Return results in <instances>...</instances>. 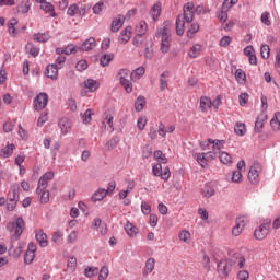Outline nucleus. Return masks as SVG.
<instances>
[{
    "label": "nucleus",
    "instance_id": "obj_1",
    "mask_svg": "<svg viewBox=\"0 0 280 280\" xmlns=\"http://www.w3.org/2000/svg\"><path fill=\"white\" fill-rule=\"evenodd\" d=\"M194 21V4L186 3L184 5V13L176 19V34L183 36L185 34V23Z\"/></svg>",
    "mask_w": 280,
    "mask_h": 280
},
{
    "label": "nucleus",
    "instance_id": "obj_2",
    "mask_svg": "<svg viewBox=\"0 0 280 280\" xmlns=\"http://www.w3.org/2000/svg\"><path fill=\"white\" fill-rule=\"evenodd\" d=\"M171 36H172V33L170 32V27L163 26L162 28L158 30L156 37L161 38L160 50L162 51V54H167L170 51Z\"/></svg>",
    "mask_w": 280,
    "mask_h": 280
},
{
    "label": "nucleus",
    "instance_id": "obj_3",
    "mask_svg": "<svg viewBox=\"0 0 280 280\" xmlns=\"http://www.w3.org/2000/svg\"><path fill=\"white\" fill-rule=\"evenodd\" d=\"M7 231L9 233H14V236L19 240L21 235H23V231H25V220H23V217H20L14 221H10L7 224Z\"/></svg>",
    "mask_w": 280,
    "mask_h": 280
},
{
    "label": "nucleus",
    "instance_id": "obj_4",
    "mask_svg": "<svg viewBox=\"0 0 280 280\" xmlns=\"http://www.w3.org/2000/svg\"><path fill=\"white\" fill-rule=\"evenodd\" d=\"M272 221L270 219L265 220L255 231L254 237L258 241L266 240L268 237V233H270V225Z\"/></svg>",
    "mask_w": 280,
    "mask_h": 280
},
{
    "label": "nucleus",
    "instance_id": "obj_5",
    "mask_svg": "<svg viewBox=\"0 0 280 280\" xmlns=\"http://www.w3.org/2000/svg\"><path fill=\"white\" fill-rule=\"evenodd\" d=\"M152 174L153 176H156L158 178H162V180H170V176H172V173L170 172V167L165 166L163 170V165L161 163H156L152 165Z\"/></svg>",
    "mask_w": 280,
    "mask_h": 280
},
{
    "label": "nucleus",
    "instance_id": "obj_6",
    "mask_svg": "<svg viewBox=\"0 0 280 280\" xmlns=\"http://www.w3.org/2000/svg\"><path fill=\"white\" fill-rule=\"evenodd\" d=\"M47 104H49V95L45 92L37 94L33 101V106L37 113L45 110V108H47Z\"/></svg>",
    "mask_w": 280,
    "mask_h": 280
},
{
    "label": "nucleus",
    "instance_id": "obj_7",
    "mask_svg": "<svg viewBox=\"0 0 280 280\" xmlns=\"http://www.w3.org/2000/svg\"><path fill=\"white\" fill-rule=\"evenodd\" d=\"M259 174H261V164L255 162L248 172V180L252 185H259Z\"/></svg>",
    "mask_w": 280,
    "mask_h": 280
},
{
    "label": "nucleus",
    "instance_id": "obj_8",
    "mask_svg": "<svg viewBox=\"0 0 280 280\" xmlns=\"http://www.w3.org/2000/svg\"><path fill=\"white\" fill-rule=\"evenodd\" d=\"M246 224H248V217L246 215L238 217L235 221V225L232 228V235H234V237H240Z\"/></svg>",
    "mask_w": 280,
    "mask_h": 280
},
{
    "label": "nucleus",
    "instance_id": "obj_9",
    "mask_svg": "<svg viewBox=\"0 0 280 280\" xmlns=\"http://www.w3.org/2000/svg\"><path fill=\"white\" fill-rule=\"evenodd\" d=\"M208 143L212 145V151H209L210 154H214V159H218V155L221 154L222 150H224V145H226L225 140H218V139H208Z\"/></svg>",
    "mask_w": 280,
    "mask_h": 280
},
{
    "label": "nucleus",
    "instance_id": "obj_10",
    "mask_svg": "<svg viewBox=\"0 0 280 280\" xmlns=\"http://www.w3.org/2000/svg\"><path fill=\"white\" fill-rule=\"evenodd\" d=\"M231 262L226 259H222L218 262L217 272L222 277V279H226L229 275H231Z\"/></svg>",
    "mask_w": 280,
    "mask_h": 280
},
{
    "label": "nucleus",
    "instance_id": "obj_11",
    "mask_svg": "<svg viewBox=\"0 0 280 280\" xmlns=\"http://www.w3.org/2000/svg\"><path fill=\"white\" fill-rule=\"evenodd\" d=\"M55 173L54 171H48L45 174H43L37 183V187H42L44 189H47L49 187V183L54 180Z\"/></svg>",
    "mask_w": 280,
    "mask_h": 280
},
{
    "label": "nucleus",
    "instance_id": "obj_12",
    "mask_svg": "<svg viewBox=\"0 0 280 280\" xmlns=\"http://www.w3.org/2000/svg\"><path fill=\"white\" fill-rule=\"evenodd\" d=\"M213 159H215V155L210 152L196 154V161L201 165V167H207L209 161H213Z\"/></svg>",
    "mask_w": 280,
    "mask_h": 280
},
{
    "label": "nucleus",
    "instance_id": "obj_13",
    "mask_svg": "<svg viewBox=\"0 0 280 280\" xmlns=\"http://www.w3.org/2000/svg\"><path fill=\"white\" fill-rule=\"evenodd\" d=\"M36 250H37V246L34 243H30L27 246V250L25 252L24 255V264H32V261H34L35 257H36Z\"/></svg>",
    "mask_w": 280,
    "mask_h": 280
},
{
    "label": "nucleus",
    "instance_id": "obj_14",
    "mask_svg": "<svg viewBox=\"0 0 280 280\" xmlns=\"http://www.w3.org/2000/svg\"><path fill=\"white\" fill-rule=\"evenodd\" d=\"M135 187H137V183L135 182V179H129L127 182V188L118 192L119 200H126L128 198V195L135 191Z\"/></svg>",
    "mask_w": 280,
    "mask_h": 280
},
{
    "label": "nucleus",
    "instance_id": "obj_15",
    "mask_svg": "<svg viewBox=\"0 0 280 280\" xmlns=\"http://www.w3.org/2000/svg\"><path fill=\"white\" fill-rule=\"evenodd\" d=\"M130 38H132V26H127L120 32L118 43L120 45H126L130 42Z\"/></svg>",
    "mask_w": 280,
    "mask_h": 280
},
{
    "label": "nucleus",
    "instance_id": "obj_16",
    "mask_svg": "<svg viewBox=\"0 0 280 280\" xmlns=\"http://www.w3.org/2000/svg\"><path fill=\"white\" fill-rule=\"evenodd\" d=\"M266 121H268V115L264 112H261L255 121V127L254 130L255 132H261V130H264V125L266 124Z\"/></svg>",
    "mask_w": 280,
    "mask_h": 280
},
{
    "label": "nucleus",
    "instance_id": "obj_17",
    "mask_svg": "<svg viewBox=\"0 0 280 280\" xmlns=\"http://www.w3.org/2000/svg\"><path fill=\"white\" fill-rule=\"evenodd\" d=\"M35 240L38 242L42 248H47L49 246V241L47 240V234L43 230H37L35 232Z\"/></svg>",
    "mask_w": 280,
    "mask_h": 280
},
{
    "label": "nucleus",
    "instance_id": "obj_18",
    "mask_svg": "<svg viewBox=\"0 0 280 280\" xmlns=\"http://www.w3.org/2000/svg\"><path fill=\"white\" fill-rule=\"evenodd\" d=\"M36 194L39 198L40 205H47V202H49V190L47 188L37 186Z\"/></svg>",
    "mask_w": 280,
    "mask_h": 280
},
{
    "label": "nucleus",
    "instance_id": "obj_19",
    "mask_svg": "<svg viewBox=\"0 0 280 280\" xmlns=\"http://www.w3.org/2000/svg\"><path fill=\"white\" fill-rule=\"evenodd\" d=\"M124 23H126V18L124 15H118L112 21L110 31L116 33L118 30L124 27Z\"/></svg>",
    "mask_w": 280,
    "mask_h": 280
},
{
    "label": "nucleus",
    "instance_id": "obj_20",
    "mask_svg": "<svg viewBox=\"0 0 280 280\" xmlns=\"http://www.w3.org/2000/svg\"><path fill=\"white\" fill-rule=\"evenodd\" d=\"M58 65L51 63L46 67V75L50 78V80H58Z\"/></svg>",
    "mask_w": 280,
    "mask_h": 280
},
{
    "label": "nucleus",
    "instance_id": "obj_21",
    "mask_svg": "<svg viewBox=\"0 0 280 280\" xmlns=\"http://www.w3.org/2000/svg\"><path fill=\"white\" fill-rule=\"evenodd\" d=\"M95 47H97L95 37H90L82 43L81 50L82 51H91V49H95Z\"/></svg>",
    "mask_w": 280,
    "mask_h": 280
},
{
    "label": "nucleus",
    "instance_id": "obj_22",
    "mask_svg": "<svg viewBox=\"0 0 280 280\" xmlns=\"http://www.w3.org/2000/svg\"><path fill=\"white\" fill-rule=\"evenodd\" d=\"M32 9V2L30 0L22 1L16 8L18 14H27L30 10Z\"/></svg>",
    "mask_w": 280,
    "mask_h": 280
},
{
    "label": "nucleus",
    "instance_id": "obj_23",
    "mask_svg": "<svg viewBox=\"0 0 280 280\" xmlns=\"http://www.w3.org/2000/svg\"><path fill=\"white\" fill-rule=\"evenodd\" d=\"M62 135H68L71 131V120L61 118L58 124Z\"/></svg>",
    "mask_w": 280,
    "mask_h": 280
},
{
    "label": "nucleus",
    "instance_id": "obj_24",
    "mask_svg": "<svg viewBox=\"0 0 280 280\" xmlns=\"http://www.w3.org/2000/svg\"><path fill=\"white\" fill-rule=\"evenodd\" d=\"M25 51L28 56H32V58H36L38 54H40V48L36 47L33 43H27L25 45Z\"/></svg>",
    "mask_w": 280,
    "mask_h": 280
},
{
    "label": "nucleus",
    "instance_id": "obj_25",
    "mask_svg": "<svg viewBox=\"0 0 280 280\" xmlns=\"http://www.w3.org/2000/svg\"><path fill=\"white\" fill-rule=\"evenodd\" d=\"M83 84L90 93H95L100 89V82L94 79H88Z\"/></svg>",
    "mask_w": 280,
    "mask_h": 280
},
{
    "label": "nucleus",
    "instance_id": "obj_26",
    "mask_svg": "<svg viewBox=\"0 0 280 280\" xmlns=\"http://www.w3.org/2000/svg\"><path fill=\"white\" fill-rule=\"evenodd\" d=\"M143 75H145V67H138L137 69H135L131 74L130 78L133 82H137V80H141V78H143Z\"/></svg>",
    "mask_w": 280,
    "mask_h": 280
},
{
    "label": "nucleus",
    "instance_id": "obj_27",
    "mask_svg": "<svg viewBox=\"0 0 280 280\" xmlns=\"http://www.w3.org/2000/svg\"><path fill=\"white\" fill-rule=\"evenodd\" d=\"M199 108L201 113H207L211 108V98L207 96L200 97Z\"/></svg>",
    "mask_w": 280,
    "mask_h": 280
},
{
    "label": "nucleus",
    "instance_id": "obj_28",
    "mask_svg": "<svg viewBox=\"0 0 280 280\" xmlns=\"http://www.w3.org/2000/svg\"><path fill=\"white\" fill-rule=\"evenodd\" d=\"M40 10L46 12V14H49L50 16L56 18V9L54 8V4H51V2L42 3Z\"/></svg>",
    "mask_w": 280,
    "mask_h": 280
},
{
    "label": "nucleus",
    "instance_id": "obj_29",
    "mask_svg": "<svg viewBox=\"0 0 280 280\" xmlns=\"http://www.w3.org/2000/svg\"><path fill=\"white\" fill-rule=\"evenodd\" d=\"M16 147L14 144H8L7 147H4L1 151H0V156L2 159H10L11 154H14V149Z\"/></svg>",
    "mask_w": 280,
    "mask_h": 280
},
{
    "label": "nucleus",
    "instance_id": "obj_30",
    "mask_svg": "<svg viewBox=\"0 0 280 280\" xmlns=\"http://www.w3.org/2000/svg\"><path fill=\"white\" fill-rule=\"evenodd\" d=\"M201 194L205 198H212V196H215V188L208 183L203 186Z\"/></svg>",
    "mask_w": 280,
    "mask_h": 280
},
{
    "label": "nucleus",
    "instance_id": "obj_31",
    "mask_svg": "<svg viewBox=\"0 0 280 280\" xmlns=\"http://www.w3.org/2000/svg\"><path fill=\"white\" fill-rule=\"evenodd\" d=\"M20 189H21V186H19V184H13L10 188V192H9V198L12 199V200H20Z\"/></svg>",
    "mask_w": 280,
    "mask_h": 280
},
{
    "label": "nucleus",
    "instance_id": "obj_32",
    "mask_svg": "<svg viewBox=\"0 0 280 280\" xmlns=\"http://www.w3.org/2000/svg\"><path fill=\"white\" fill-rule=\"evenodd\" d=\"M16 25H19V20H16V18H12L9 22H8V31L10 36H16Z\"/></svg>",
    "mask_w": 280,
    "mask_h": 280
},
{
    "label": "nucleus",
    "instance_id": "obj_33",
    "mask_svg": "<svg viewBox=\"0 0 280 280\" xmlns=\"http://www.w3.org/2000/svg\"><path fill=\"white\" fill-rule=\"evenodd\" d=\"M154 266H156V260L154 258H149L144 265V275H152Z\"/></svg>",
    "mask_w": 280,
    "mask_h": 280
},
{
    "label": "nucleus",
    "instance_id": "obj_34",
    "mask_svg": "<svg viewBox=\"0 0 280 280\" xmlns=\"http://www.w3.org/2000/svg\"><path fill=\"white\" fill-rule=\"evenodd\" d=\"M202 51V45L200 44H195L190 50L188 51L189 58H198Z\"/></svg>",
    "mask_w": 280,
    "mask_h": 280
},
{
    "label": "nucleus",
    "instance_id": "obj_35",
    "mask_svg": "<svg viewBox=\"0 0 280 280\" xmlns=\"http://www.w3.org/2000/svg\"><path fill=\"white\" fill-rule=\"evenodd\" d=\"M50 38L51 36H49L47 33H36L33 35V40L36 43H47Z\"/></svg>",
    "mask_w": 280,
    "mask_h": 280
},
{
    "label": "nucleus",
    "instance_id": "obj_36",
    "mask_svg": "<svg viewBox=\"0 0 280 280\" xmlns=\"http://www.w3.org/2000/svg\"><path fill=\"white\" fill-rule=\"evenodd\" d=\"M170 78V72L164 71L160 75V91H165L167 89V79Z\"/></svg>",
    "mask_w": 280,
    "mask_h": 280
},
{
    "label": "nucleus",
    "instance_id": "obj_37",
    "mask_svg": "<svg viewBox=\"0 0 280 280\" xmlns=\"http://www.w3.org/2000/svg\"><path fill=\"white\" fill-rule=\"evenodd\" d=\"M106 196H108L107 192H106V189L100 188V189H97V190L94 192V195H93L92 198H93L94 202H100V201H102L103 199H105Z\"/></svg>",
    "mask_w": 280,
    "mask_h": 280
},
{
    "label": "nucleus",
    "instance_id": "obj_38",
    "mask_svg": "<svg viewBox=\"0 0 280 280\" xmlns=\"http://www.w3.org/2000/svg\"><path fill=\"white\" fill-rule=\"evenodd\" d=\"M220 162L223 163V165H231L233 163V156L230 155L229 152H221L219 153Z\"/></svg>",
    "mask_w": 280,
    "mask_h": 280
},
{
    "label": "nucleus",
    "instance_id": "obj_39",
    "mask_svg": "<svg viewBox=\"0 0 280 280\" xmlns=\"http://www.w3.org/2000/svg\"><path fill=\"white\" fill-rule=\"evenodd\" d=\"M125 231L129 237H136L137 233H139V229H137V226L132 225L130 222H127L125 225Z\"/></svg>",
    "mask_w": 280,
    "mask_h": 280
},
{
    "label": "nucleus",
    "instance_id": "obj_40",
    "mask_svg": "<svg viewBox=\"0 0 280 280\" xmlns=\"http://www.w3.org/2000/svg\"><path fill=\"white\" fill-rule=\"evenodd\" d=\"M234 132L238 137H244V135H246V124L236 122L235 126H234Z\"/></svg>",
    "mask_w": 280,
    "mask_h": 280
},
{
    "label": "nucleus",
    "instance_id": "obj_41",
    "mask_svg": "<svg viewBox=\"0 0 280 280\" xmlns=\"http://www.w3.org/2000/svg\"><path fill=\"white\" fill-rule=\"evenodd\" d=\"M115 59V55L113 54H105L101 57L100 62L102 67H108L110 62Z\"/></svg>",
    "mask_w": 280,
    "mask_h": 280
},
{
    "label": "nucleus",
    "instance_id": "obj_42",
    "mask_svg": "<svg viewBox=\"0 0 280 280\" xmlns=\"http://www.w3.org/2000/svg\"><path fill=\"white\" fill-rule=\"evenodd\" d=\"M145 108V97L144 96H138L136 103H135V109L137 113H141Z\"/></svg>",
    "mask_w": 280,
    "mask_h": 280
},
{
    "label": "nucleus",
    "instance_id": "obj_43",
    "mask_svg": "<svg viewBox=\"0 0 280 280\" xmlns=\"http://www.w3.org/2000/svg\"><path fill=\"white\" fill-rule=\"evenodd\" d=\"M240 0H224L221 7V10H224L225 12H230L231 8L233 5H237Z\"/></svg>",
    "mask_w": 280,
    "mask_h": 280
},
{
    "label": "nucleus",
    "instance_id": "obj_44",
    "mask_svg": "<svg viewBox=\"0 0 280 280\" xmlns=\"http://www.w3.org/2000/svg\"><path fill=\"white\" fill-rule=\"evenodd\" d=\"M200 31V25L198 23H192L187 31L188 38H194L196 34Z\"/></svg>",
    "mask_w": 280,
    "mask_h": 280
},
{
    "label": "nucleus",
    "instance_id": "obj_45",
    "mask_svg": "<svg viewBox=\"0 0 280 280\" xmlns=\"http://www.w3.org/2000/svg\"><path fill=\"white\" fill-rule=\"evenodd\" d=\"M153 156H154V160L158 161L160 164L167 163V156H165V154H163V151L161 150L154 151Z\"/></svg>",
    "mask_w": 280,
    "mask_h": 280
},
{
    "label": "nucleus",
    "instance_id": "obj_46",
    "mask_svg": "<svg viewBox=\"0 0 280 280\" xmlns=\"http://www.w3.org/2000/svg\"><path fill=\"white\" fill-rule=\"evenodd\" d=\"M153 21H156V19H159V16H161V3H155L150 12Z\"/></svg>",
    "mask_w": 280,
    "mask_h": 280
},
{
    "label": "nucleus",
    "instance_id": "obj_47",
    "mask_svg": "<svg viewBox=\"0 0 280 280\" xmlns=\"http://www.w3.org/2000/svg\"><path fill=\"white\" fill-rule=\"evenodd\" d=\"M137 34L144 36L145 32H148V23L145 21H140L136 26Z\"/></svg>",
    "mask_w": 280,
    "mask_h": 280
},
{
    "label": "nucleus",
    "instance_id": "obj_48",
    "mask_svg": "<svg viewBox=\"0 0 280 280\" xmlns=\"http://www.w3.org/2000/svg\"><path fill=\"white\" fill-rule=\"evenodd\" d=\"M235 79L238 84H244L246 82V72H244L242 69H237L235 71Z\"/></svg>",
    "mask_w": 280,
    "mask_h": 280
},
{
    "label": "nucleus",
    "instance_id": "obj_49",
    "mask_svg": "<svg viewBox=\"0 0 280 280\" xmlns=\"http://www.w3.org/2000/svg\"><path fill=\"white\" fill-rule=\"evenodd\" d=\"M77 267H78V259L74 256H70L67 262L68 270H71V272H74Z\"/></svg>",
    "mask_w": 280,
    "mask_h": 280
},
{
    "label": "nucleus",
    "instance_id": "obj_50",
    "mask_svg": "<svg viewBox=\"0 0 280 280\" xmlns=\"http://www.w3.org/2000/svg\"><path fill=\"white\" fill-rule=\"evenodd\" d=\"M260 56L264 60H268V58H270V46H268V44L261 45Z\"/></svg>",
    "mask_w": 280,
    "mask_h": 280
},
{
    "label": "nucleus",
    "instance_id": "obj_51",
    "mask_svg": "<svg viewBox=\"0 0 280 280\" xmlns=\"http://www.w3.org/2000/svg\"><path fill=\"white\" fill-rule=\"evenodd\" d=\"M145 126H148V118L145 116H140L137 120V128L140 131L145 130Z\"/></svg>",
    "mask_w": 280,
    "mask_h": 280
},
{
    "label": "nucleus",
    "instance_id": "obj_52",
    "mask_svg": "<svg viewBox=\"0 0 280 280\" xmlns=\"http://www.w3.org/2000/svg\"><path fill=\"white\" fill-rule=\"evenodd\" d=\"M68 16H75V14L80 15V7L75 3L71 4L67 10Z\"/></svg>",
    "mask_w": 280,
    "mask_h": 280
},
{
    "label": "nucleus",
    "instance_id": "obj_53",
    "mask_svg": "<svg viewBox=\"0 0 280 280\" xmlns=\"http://www.w3.org/2000/svg\"><path fill=\"white\" fill-rule=\"evenodd\" d=\"M178 238L180 240V242L187 243L191 240V233L187 230H183L179 232Z\"/></svg>",
    "mask_w": 280,
    "mask_h": 280
},
{
    "label": "nucleus",
    "instance_id": "obj_54",
    "mask_svg": "<svg viewBox=\"0 0 280 280\" xmlns=\"http://www.w3.org/2000/svg\"><path fill=\"white\" fill-rule=\"evenodd\" d=\"M202 266L207 272L211 271V258L207 254L202 256Z\"/></svg>",
    "mask_w": 280,
    "mask_h": 280
},
{
    "label": "nucleus",
    "instance_id": "obj_55",
    "mask_svg": "<svg viewBox=\"0 0 280 280\" xmlns=\"http://www.w3.org/2000/svg\"><path fill=\"white\" fill-rule=\"evenodd\" d=\"M217 19L220 21V23H226L229 19V11L221 9V11L217 13Z\"/></svg>",
    "mask_w": 280,
    "mask_h": 280
},
{
    "label": "nucleus",
    "instance_id": "obj_56",
    "mask_svg": "<svg viewBox=\"0 0 280 280\" xmlns=\"http://www.w3.org/2000/svg\"><path fill=\"white\" fill-rule=\"evenodd\" d=\"M128 75H130V70L128 69H120L117 74L120 82H124V80H128Z\"/></svg>",
    "mask_w": 280,
    "mask_h": 280
},
{
    "label": "nucleus",
    "instance_id": "obj_57",
    "mask_svg": "<svg viewBox=\"0 0 280 280\" xmlns=\"http://www.w3.org/2000/svg\"><path fill=\"white\" fill-rule=\"evenodd\" d=\"M48 116H49L48 113H46V112L42 113L37 120V126H39V127L45 126V124H47V120L49 119Z\"/></svg>",
    "mask_w": 280,
    "mask_h": 280
},
{
    "label": "nucleus",
    "instance_id": "obj_58",
    "mask_svg": "<svg viewBox=\"0 0 280 280\" xmlns=\"http://www.w3.org/2000/svg\"><path fill=\"white\" fill-rule=\"evenodd\" d=\"M77 71H86V69H89V63L86 62V60L82 59L80 61H78L77 66H75Z\"/></svg>",
    "mask_w": 280,
    "mask_h": 280
},
{
    "label": "nucleus",
    "instance_id": "obj_59",
    "mask_svg": "<svg viewBox=\"0 0 280 280\" xmlns=\"http://www.w3.org/2000/svg\"><path fill=\"white\" fill-rule=\"evenodd\" d=\"M63 233L60 230H57L54 232L52 236H51V242H54V244H58V242H60V240H62L63 237Z\"/></svg>",
    "mask_w": 280,
    "mask_h": 280
},
{
    "label": "nucleus",
    "instance_id": "obj_60",
    "mask_svg": "<svg viewBox=\"0 0 280 280\" xmlns=\"http://www.w3.org/2000/svg\"><path fill=\"white\" fill-rule=\"evenodd\" d=\"M120 84L124 86L126 93H132V82H130V80L125 79L120 81Z\"/></svg>",
    "mask_w": 280,
    "mask_h": 280
},
{
    "label": "nucleus",
    "instance_id": "obj_61",
    "mask_svg": "<svg viewBox=\"0 0 280 280\" xmlns=\"http://www.w3.org/2000/svg\"><path fill=\"white\" fill-rule=\"evenodd\" d=\"M108 275H109L108 267L106 266L102 267L100 270L98 280L108 279Z\"/></svg>",
    "mask_w": 280,
    "mask_h": 280
},
{
    "label": "nucleus",
    "instance_id": "obj_62",
    "mask_svg": "<svg viewBox=\"0 0 280 280\" xmlns=\"http://www.w3.org/2000/svg\"><path fill=\"white\" fill-rule=\"evenodd\" d=\"M94 14H102V10H104V1H98L92 8Z\"/></svg>",
    "mask_w": 280,
    "mask_h": 280
},
{
    "label": "nucleus",
    "instance_id": "obj_63",
    "mask_svg": "<svg viewBox=\"0 0 280 280\" xmlns=\"http://www.w3.org/2000/svg\"><path fill=\"white\" fill-rule=\"evenodd\" d=\"M231 180L232 183H242V172L240 171L232 172Z\"/></svg>",
    "mask_w": 280,
    "mask_h": 280
},
{
    "label": "nucleus",
    "instance_id": "obj_64",
    "mask_svg": "<svg viewBox=\"0 0 280 280\" xmlns=\"http://www.w3.org/2000/svg\"><path fill=\"white\" fill-rule=\"evenodd\" d=\"M89 10H91V4H81V7H79V16H86Z\"/></svg>",
    "mask_w": 280,
    "mask_h": 280
}]
</instances>
